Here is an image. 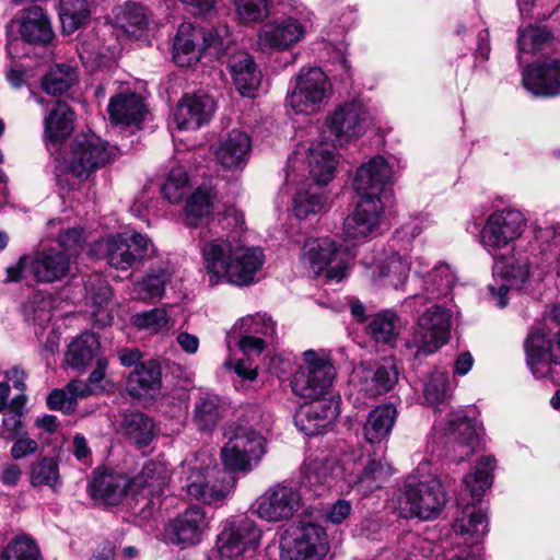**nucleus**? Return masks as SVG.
<instances>
[{"instance_id":"0e129e2a","label":"nucleus","mask_w":560,"mask_h":560,"mask_svg":"<svg viewBox=\"0 0 560 560\" xmlns=\"http://www.w3.org/2000/svg\"><path fill=\"white\" fill-rule=\"evenodd\" d=\"M188 178L184 168H173L162 186V192L171 203L179 202L187 192Z\"/></svg>"},{"instance_id":"a19ab883","label":"nucleus","mask_w":560,"mask_h":560,"mask_svg":"<svg viewBox=\"0 0 560 560\" xmlns=\"http://www.w3.org/2000/svg\"><path fill=\"white\" fill-rule=\"evenodd\" d=\"M397 417L393 405H381L373 409L364 424V438L370 443H380L390 433Z\"/></svg>"},{"instance_id":"b1692460","label":"nucleus","mask_w":560,"mask_h":560,"mask_svg":"<svg viewBox=\"0 0 560 560\" xmlns=\"http://www.w3.org/2000/svg\"><path fill=\"white\" fill-rule=\"evenodd\" d=\"M394 171L381 155L371 158L361 165L353 180V188L361 198H380L386 187L393 184Z\"/></svg>"},{"instance_id":"4d7b16f0","label":"nucleus","mask_w":560,"mask_h":560,"mask_svg":"<svg viewBox=\"0 0 560 560\" xmlns=\"http://www.w3.org/2000/svg\"><path fill=\"white\" fill-rule=\"evenodd\" d=\"M330 478V469L326 462L311 460L305 464L302 486L308 488L315 495H320L325 491Z\"/></svg>"},{"instance_id":"4c0bfd02","label":"nucleus","mask_w":560,"mask_h":560,"mask_svg":"<svg viewBox=\"0 0 560 560\" xmlns=\"http://www.w3.org/2000/svg\"><path fill=\"white\" fill-rule=\"evenodd\" d=\"M144 113L143 100L135 93L119 94L112 97L108 104L109 117L116 125H137L141 121Z\"/></svg>"},{"instance_id":"e433bc0d","label":"nucleus","mask_w":560,"mask_h":560,"mask_svg":"<svg viewBox=\"0 0 560 560\" xmlns=\"http://www.w3.org/2000/svg\"><path fill=\"white\" fill-rule=\"evenodd\" d=\"M100 350L98 337L93 332H83L68 346L66 362L72 369L85 372L94 360L102 357Z\"/></svg>"},{"instance_id":"7c9ffc66","label":"nucleus","mask_w":560,"mask_h":560,"mask_svg":"<svg viewBox=\"0 0 560 560\" xmlns=\"http://www.w3.org/2000/svg\"><path fill=\"white\" fill-rule=\"evenodd\" d=\"M250 150V137L244 131L234 129L219 141L214 158L224 168L241 170L246 165Z\"/></svg>"},{"instance_id":"052dcab7","label":"nucleus","mask_w":560,"mask_h":560,"mask_svg":"<svg viewBox=\"0 0 560 560\" xmlns=\"http://www.w3.org/2000/svg\"><path fill=\"white\" fill-rule=\"evenodd\" d=\"M116 21L127 33L133 32L131 28L144 30L148 25V14L145 9L136 2H127L116 15Z\"/></svg>"},{"instance_id":"f704fd0d","label":"nucleus","mask_w":560,"mask_h":560,"mask_svg":"<svg viewBox=\"0 0 560 560\" xmlns=\"http://www.w3.org/2000/svg\"><path fill=\"white\" fill-rule=\"evenodd\" d=\"M225 402L213 393H200L195 401L191 421L200 432H211L223 419Z\"/></svg>"},{"instance_id":"cd10ccee","label":"nucleus","mask_w":560,"mask_h":560,"mask_svg":"<svg viewBox=\"0 0 560 560\" xmlns=\"http://www.w3.org/2000/svg\"><path fill=\"white\" fill-rule=\"evenodd\" d=\"M214 110L211 96L203 93L185 95L176 106L173 119L179 130H195L207 124Z\"/></svg>"},{"instance_id":"774afa93","label":"nucleus","mask_w":560,"mask_h":560,"mask_svg":"<svg viewBox=\"0 0 560 560\" xmlns=\"http://www.w3.org/2000/svg\"><path fill=\"white\" fill-rule=\"evenodd\" d=\"M86 292L88 299L100 311L105 308L113 298L112 288L98 276L88 282Z\"/></svg>"},{"instance_id":"412c9836","label":"nucleus","mask_w":560,"mask_h":560,"mask_svg":"<svg viewBox=\"0 0 560 560\" xmlns=\"http://www.w3.org/2000/svg\"><path fill=\"white\" fill-rule=\"evenodd\" d=\"M445 435L452 458L457 463L471 456L480 443L479 427L463 410L448 413Z\"/></svg>"},{"instance_id":"20e7f679","label":"nucleus","mask_w":560,"mask_h":560,"mask_svg":"<svg viewBox=\"0 0 560 560\" xmlns=\"http://www.w3.org/2000/svg\"><path fill=\"white\" fill-rule=\"evenodd\" d=\"M82 230L72 228L60 233L57 247L38 250L32 255L30 272L37 282L50 283L72 271L81 250Z\"/></svg>"},{"instance_id":"423d86ee","label":"nucleus","mask_w":560,"mask_h":560,"mask_svg":"<svg viewBox=\"0 0 560 560\" xmlns=\"http://www.w3.org/2000/svg\"><path fill=\"white\" fill-rule=\"evenodd\" d=\"M302 361L291 380L292 392L302 398L318 400L332 385L335 368L322 351L306 350Z\"/></svg>"},{"instance_id":"0eeeda50","label":"nucleus","mask_w":560,"mask_h":560,"mask_svg":"<svg viewBox=\"0 0 560 560\" xmlns=\"http://www.w3.org/2000/svg\"><path fill=\"white\" fill-rule=\"evenodd\" d=\"M397 501L402 516L430 520L440 513L446 498L436 478L430 477L422 481L409 478Z\"/></svg>"},{"instance_id":"2f4dec72","label":"nucleus","mask_w":560,"mask_h":560,"mask_svg":"<svg viewBox=\"0 0 560 560\" xmlns=\"http://www.w3.org/2000/svg\"><path fill=\"white\" fill-rule=\"evenodd\" d=\"M410 269L409 257L395 253L384 261L368 265L365 276L373 282L399 289L404 287Z\"/></svg>"},{"instance_id":"aec40b11","label":"nucleus","mask_w":560,"mask_h":560,"mask_svg":"<svg viewBox=\"0 0 560 560\" xmlns=\"http://www.w3.org/2000/svg\"><path fill=\"white\" fill-rule=\"evenodd\" d=\"M302 498L298 489L278 483L267 489L256 501L255 512L268 522L291 518L301 508Z\"/></svg>"},{"instance_id":"f8f14e48","label":"nucleus","mask_w":560,"mask_h":560,"mask_svg":"<svg viewBox=\"0 0 560 560\" xmlns=\"http://www.w3.org/2000/svg\"><path fill=\"white\" fill-rule=\"evenodd\" d=\"M302 261L314 276L325 275L328 280L339 282L349 265L336 242L329 237L308 238L302 248Z\"/></svg>"},{"instance_id":"5fc2aeb1","label":"nucleus","mask_w":560,"mask_h":560,"mask_svg":"<svg viewBox=\"0 0 560 560\" xmlns=\"http://www.w3.org/2000/svg\"><path fill=\"white\" fill-rule=\"evenodd\" d=\"M368 332L377 343L392 345L398 336L396 316L389 312L377 314L369 324Z\"/></svg>"},{"instance_id":"4468645a","label":"nucleus","mask_w":560,"mask_h":560,"mask_svg":"<svg viewBox=\"0 0 560 560\" xmlns=\"http://www.w3.org/2000/svg\"><path fill=\"white\" fill-rule=\"evenodd\" d=\"M307 33V22L296 16H282L261 25L256 47L264 54L284 52L301 43Z\"/></svg>"},{"instance_id":"4be33fe9","label":"nucleus","mask_w":560,"mask_h":560,"mask_svg":"<svg viewBox=\"0 0 560 560\" xmlns=\"http://www.w3.org/2000/svg\"><path fill=\"white\" fill-rule=\"evenodd\" d=\"M237 232L206 241L201 247L203 268L211 285L223 282L238 246Z\"/></svg>"},{"instance_id":"dca6fc26","label":"nucleus","mask_w":560,"mask_h":560,"mask_svg":"<svg viewBox=\"0 0 560 560\" xmlns=\"http://www.w3.org/2000/svg\"><path fill=\"white\" fill-rule=\"evenodd\" d=\"M108 265L118 270H128L145 259L153 244L143 234L133 232L121 233L105 238L98 243Z\"/></svg>"},{"instance_id":"c756f323","label":"nucleus","mask_w":560,"mask_h":560,"mask_svg":"<svg viewBox=\"0 0 560 560\" xmlns=\"http://www.w3.org/2000/svg\"><path fill=\"white\" fill-rule=\"evenodd\" d=\"M327 552V535L313 523L304 524L287 550L289 560H320Z\"/></svg>"},{"instance_id":"bb28decb","label":"nucleus","mask_w":560,"mask_h":560,"mask_svg":"<svg viewBox=\"0 0 560 560\" xmlns=\"http://www.w3.org/2000/svg\"><path fill=\"white\" fill-rule=\"evenodd\" d=\"M170 480V469L163 462H150L130 480V491L137 501L145 500L142 510L153 504Z\"/></svg>"},{"instance_id":"473e14b6","label":"nucleus","mask_w":560,"mask_h":560,"mask_svg":"<svg viewBox=\"0 0 560 560\" xmlns=\"http://www.w3.org/2000/svg\"><path fill=\"white\" fill-rule=\"evenodd\" d=\"M130 490V480L120 474L94 472L90 482L91 497L105 505H117Z\"/></svg>"},{"instance_id":"9b49d317","label":"nucleus","mask_w":560,"mask_h":560,"mask_svg":"<svg viewBox=\"0 0 560 560\" xmlns=\"http://www.w3.org/2000/svg\"><path fill=\"white\" fill-rule=\"evenodd\" d=\"M229 34L226 26L215 30V34L197 27L189 22H184L178 26L173 43V59L179 67H190L200 60L201 52L214 45H224L229 40L225 37Z\"/></svg>"},{"instance_id":"c03bdc74","label":"nucleus","mask_w":560,"mask_h":560,"mask_svg":"<svg viewBox=\"0 0 560 560\" xmlns=\"http://www.w3.org/2000/svg\"><path fill=\"white\" fill-rule=\"evenodd\" d=\"M74 113L68 104L58 102L45 118V135L50 142L63 140L73 131Z\"/></svg>"},{"instance_id":"a18cd8bd","label":"nucleus","mask_w":560,"mask_h":560,"mask_svg":"<svg viewBox=\"0 0 560 560\" xmlns=\"http://www.w3.org/2000/svg\"><path fill=\"white\" fill-rule=\"evenodd\" d=\"M161 388V370L152 361L143 363L129 375L128 390L135 397H142Z\"/></svg>"},{"instance_id":"09e8293b","label":"nucleus","mask_w":560,"mask_h":560,"mask_svg":"<svg viewBox=\"0 0 560 560\" xmlns=\"http://www.w3.org/2000/svg\"><path fill=\"white\" fill-rule=\"evenodd\" d=\"M91 11L86 0H60L59 19L63 33L72 34L90 18Z\"/></svg>"},{"instance_id":"6e6552de","label":"nucleus","mask_w":560,"mask_h":560,"mask_svg":"<svg viewBox=\"0 0 560 560\" xmlns=\"http://www.w3.org/2000/svg\"><path fill=\"white\" fill-rule=\"evenodd\" d=\"M390 475L389 466L383 458L371 454H351L343 458L341 478L346 486L362 497L381 488Z\"/></svg>"},{"instance_id":"13d9d810","label":"nucleus","mask_w":560,"mask_h":560,"mask_svg":"<svg viewBox=\"0 0 560 560\" xmlns=\"http://www.w3.org/2000/svg\"><path fill=\"white\" fill-rule=\"evenodd\" d=\"M131 322L138 329L156 334L168 329L170 317L165 308L155 307L135 314Z\"/></svg>"},{"instance_id":"2eb2a0df","label":"nucleus","mask_w":560,"mask_h":560,"mask_svg":"<svg viewBox=\"0 0 560 560\" xmlns=\"http://www.w3.org/2000/svg\"><path fill=\"white\" fill-rule=\"evenodd\" d=\"M261 532L253 520L245 515L233 516L224 522L218 536L217 548L222 560H238L245 552L254 551Z\"/></svg>"},{"instance_id":"c9c22d12","label":"nucleus","mask_w":560,"mask_h":560,"mask_svg":"<svg viewBox=\"0 0 560 560\" xmlns=\"http://www.w3.org/2000/svg\"><path fill=\"white\" fill-rule=\"evenodd\" d=\"M230 70L240 94L253 97L261 82V72L257 69L253 56L245 51L235 54L230 60Z\"/></svg>"},{"instance_id":"f257e3e1","label":"nucleus","mask_w":560,"mask_h":560,"mask_svg":"<svg viewBox=\"0 0 560 560\" xmlns=\"http://www.w3.org/2000/svg\"><path fill=\"white\" fill-rule=\"evenodd\" d=\"M262 412L258 407H244L237 421L228 427V442L221 450L224 468L231 472H249L265 454V438L261 435Z\"/></svg>"},{"instance_id":"bf43d9fd","label":"nucleus","mask_w":560,"mask_h":560,"mask_svg":"<svg viewBox=\"0 0 560 560\" xmlns=\"http://www.w3.org/2000/svg\"><path fill=\"white\" fill-rule=\"evenodd\" d=\"M39 550L31 538L19 536L10 541L0 555V560H38Z\"/></svg>"},{"instance_id":"ea45409f","label":"nucleus","mask_w":560,"mask_h":560,"mask_svg":"<svg viewBox=\"0 0 560 560\" xmlns=\"http://www.w3.org/2000/svg\"><path fill=\"white\" fill-rule=\"evenodd\" d=\"M20 33L25 42L32 44H46L54 36L48 16L37 5L25 11Z\"/></svg>"},{"instance_id":"393cba45","label":"nucleus","mask_w":560,"mask_h":560,"mask_svg":"<svg viewBox=\"0 0 560 560\" xmlns=\"http://www.w3.org/2000/svg\"><path fill=\"white\" fill-rule=\"evenodd\" d=\"M209 526L206 512L197 505H191L165 526V536L173 544L196 545Z\"/></svg>"},{"instance_id":"37998d69","label":"nucleus","mask_w":560,"mask_h":560,"mask_svg":"<svg viewBox=\"0 0 560 560\" xmlns=\"http://www.w3.org/2000/svg\"><path fill=\"white\" fill-rule=\"evenodd\" d=\"M457 281L455 271L450 265L441 262L422 278V295L427 300L447 295Z\"/></svg>"},{"instance_id":"f3484780","label":"nucleus","mask_w":560,"mask_h":560,"mask_svg":"<svg viewBox=\"0 0 560 560\" xmlns=\"http://www.w3.org/2000/svg\"><path fill=\"white\" fill-rule=\"evenodd\" d=\"M529 273L527 257H498L493 265V281L488 285L489 295L495 305L501 308L506 306L509 292L521 288Z\"/></svg>"},{"instance_id":"f03ea898","label":"nucleus","mask_w":560,"mask_h":560,"mask_svg":"<svg viewBox=\"0 0 560 560\" xmlns=\"http://www.w3.org/2000/svg\"><path fill=\"white\" fill-rule=\"evenodd\" d=\"M114 158V150L96 135H78L71 143L70 151L59 161L58 183L74 189Z\"/></svg>"},{"instance_id":"3c124183","label":"nucleus","mask_w":560,"mask_h":560,"mask_svg":"<svg viewBox=\"0 0 560 560\" xmlns=\"http://www.w3.org/2000/svg\"><path fill=\"white\" fill-rule=\"evenodd\" d=\"M30 481L33 487H48L56 491L61 487L59 464L52 457H44L32 465Z\"/></svg>"},{"instance_id":"de8ad7c7","label":"nucleus","mask_w":560,"mask_h":560,"mask_svg":"<svg viewBox=\"0 0 560 560\" xmlns=\"http://www.w3.org/2000/svg\"><path fill=\"white\" fill-rule=\"evenodd\" d=\"M78 82V70L67 63H59L50 68L42 80L43 90L49 95H60Z\"/></svg>"},{"instance_id":"a211bd4d","label":"nucleus","mask_w":560,"mask_h":560,"mask_svg":"<svg viewBox=\"0 0 560 560\" xmlns=\"http://www.w3.org/2000/svg\"><path fill=\"white\" fill-rule=\"evenodd\" d=\"M450 328V312L434 305L419 317L412 335V343L418 352L431 354L448 341Z\"/></svg>"},{"instance_id":"864d4df0","label":"nucleus","mask_w":560,"mask_h":560,"mask_svg":"<svg viewBox=\"0 0 560 560\" xmlns=\"http://www.w3.org/2000/svg\"><path fill=\"white\" fill-rule=\"evenodd\" d=\"M237 21L243 25L264 22L269 15L270 0H232Z\"/></svg>"},{"instance_id":"1a4fd4ad","label":"nucleus","mask_w":560,"mask_h":560,"mask_svg":"<svg viewBox=\"0 0 560 560\" xmlns=\"http://www.w3.org/2000/svg\"><path fill=\"white\" fill-rule=\"evenodd\" d=\"M398 382V371L395 359L384 358L376 362H362L354 366L350 385L360 398H376L392 390Z\"/></svg>"},{"instance_id":"338daca9","label":"nucleus","mask_w":560,"mask_h":560,"mask_svg":"<svg viewBox=\"0 0 560 560\" xmlns=\"http://www.w3.org/2000/svg\"><path fill=\"white\" fill-rule=\"evenodd\" d=\"M211 196L203 189L196 190L188 199L185 213L189 225H195L196 221L210 213Z\"/></svg>"},{"instance_id":"ddd939ff","label":"nucleus","mask_w":560,"mask_h":560,"mask_svg":"<svg viewBox=\"0 0 560 560\" xmlns=\"http://www.w3.org/2000/svg\"><path fill=\"white\" fill-rule=\"evenodd\" d=\"M526 218L516 209H502L488 217L480 232V243L491 255L509 246L522 236Z\"/></svg>"},{"instance_id":"9d476101","label":"nucleus","mask_w":560,"mask_h":560,"mask_svg":"<svg viewBox=\"0 0 560 560\" xmlns=\"http://www.w3.org/2000/svg\"><path fill=\"white\" fill-rule=\"evenodd\" d=\"M525 350L534 374L535 366L540 363L560 364V304L545 313L541 326L528 336Z\"/></svg>"},{"instance_id":"6e6d98bb","label":"nucleus","mask_w":560,"mask_h":560,"mask_svg":"<svg viewBox=\"0 0 560 560\" xmlns=\"http://www.w3.org/2000/svg\"><path fill=\"white\" fill-rule=\"evenodd\" d=\"M552 39L551 33L545 26L527 25L518 30L520 52H535L545 48Z\"/></svg>"},{"instance_id":"7ed1b4c3","label":"nucleus","mask_w":560,"mask_h":560,"mask_svg":"<svg viewBox=\"0 0 560 560\" xmlns=\"http://www.w3.org/2000/svg\"><path fill=\"white\" fill-rule=\"evenodd\" d=\"M182 468L186 475L183 488L190 498L203 503L223 500L235 485L231 471L220 469L208 451L187 457Z\"/></svg>"},{"instance_id":"79ce46f5","label":"nucleus","mask_w":560,"mask_h":560,"mask_svg":"<svg viewBox=\"0 0 560 560\" xmlns=\"http://www.w3.org/2000/svg\"><path fill=\"white\" fill-rule=\"evenodd\" d=\"M310 174L319 185H326L334 177L337 165L334 145H317L310 149Z\"/></svg>"},{"instance_id":"a878e982","label":"nucleus","mask_w":560,"mask_h":560,"mask_svg":"<svg viewBox=\"0 0 560 560\" xmlns=\"http://www.w3.org/2000/svg\"><path fill=\"white\" fill-rule=\"evenodd\" d=\"M265 264V255L260 247L246 246L240 241L232 264L223 282L245 287L254 283Z\"/></svg>"},{"instance_id":"58836bf2","label":"nucleus","mask_w":560,"mask_h":560,"mask_svg":"<svg viewBox=\"0 0 560 560\" xmlns=\"http://www.w3.org/2000/svg\"><path fill=\"white\" fill-rule=\"evenodd\" d=\"M172 272L165 267L151 269L139 281L132 283L130 298L132 300L148 302L160 300L164 295L165 287L171 282Z\"/></svg>"},{"instance_id":"69168bd1","label":"nucleus","mask_w":560,"mask_h":560,"mask_svg":"<svg viewBox=\"0 0 560 560\" xmlns=\"http://www.w3.org/2000/svg\"><path fill=\"white\" fill-rule=\"evenodd\" d=\"M450 393L448 373L444 371H434L424 387V397L431 405L442 402Z\"/></svg>"},{"instance_id":"8fccbe9b","label":"nucleus","mask_w":560,"mask_h":560,"mask_svg":"<svg viewBox=\"0 0 560 560\" xmlns=\"http://www.w3.org/2000/svg\"><path fill=\"white\" fill-rule=\"evenodd\" d=\"M495 467V459L492 456H485L479 459L472 471L464 476V483L475 497L483 494L492 485V470Z\"/></svg>"},{"instance_id":"e2e57ef3","label":"nucleus","mask_w":560,"mask_h":560,"mask_svg":"<svg viewBox=\"0 0 560 560\" xmlns=\"http://www.w3.org/2000/svg\"><path fill=\"white\" fill-rule=\"evenodd\" d=\"M235 328L245 334L260 335L271 339L276 335V324L267 314L245 316L237 322Z\"/></svg>"},{"instance_id":"6ab92c4d","label":"nucleus","mask_w":560,"mask_h":560,"mask_svg":"<svg viewBox=\"0 0 560 560\" xmlns=\"http://www.w3.org/2000/svg\"><path fill=\"white\" fill-rule=\"evenodd\" d=\"M384 205L380 198H361L354 210L343 221V235L354 244L368 241L380 233Z\"/></svg>"},{"instance_id":"c85d7f7f","label":"nucleus","mask_w":560,"mask_h":560,"mask_svg":"<svg viewBox=\"0 0 560 560\" xmlns=\"http://www.w3.org/2000/svg\"><path fill=\"white\" fill-rule=\"evenodd\" d=\"M524 88L536 96L560 94V58H549L526 68L523 72Z\"/></svg>"},{"instance_id":"72a5a7b5","label":"nucleus","mask_w":560,"mask_h":560,"mask_svg":"<svg viewBox=\"0 0 560 560\" xmlns=\"http://www.w3.org/2000/svg\"><path fill=\"white\" fill-rule=\"evenodd\" d=\"M338 410L336 406L327 402H316L302 406L294 417L296 428L306 435L313 436L324 433L336 420Z\"/></svg>"},{"instance_id":"680f3d73","label":"nucleus","mask_w":560,"mask_h":560,"mask_svg":"<svg viewBox=\"0 0 560 560\" xmlns=\"http://www.w3.org/2000/svg\"><path fill=\"white\" fill-rule=\"evenodd\" d=\"M326 209V199L318 192L298 191L293 200V212L298 219H307Z\"/></svg>"},{"instance_id":"49530a36","label":"nucleus","mask_w":560,"mask_h":560,"mask_svg":"<svg viewBox=\"0 0 560 560\" xmlns=\"http://www.w3.org/2000/svg\"><path fill=\"white\" fill-rule=\"evenodd\" d=\"M453 528L455 534L468 536L477 541L488 532L487 515L481 508L468 505L462 511V516L456 520Z\"/></svg>"},{"instance_id":"5701e85b","label":"nucleus","mask_w":560,"mask_h":560,"mask_svg":"<svg viewBox=\"0 0 560 560\" xmlns=\"http://www.w3.org/2000/svg\"><path fill=\"white\" fill-rule=\"evenodd\" d=\"M366 116V109L361 102H347L337 106L326 117V126L334 136V141L341 144L363 132Z\"/></svg>"},{"instance_id":"603ef678","label":"nucleus","mask_w":560,"mask_h":560,"mask_svg":"<svg viewBox=\"0 0 560 560\" xmlns=\"http://www.w3.org/2000/svg\"><path fill=\"white\" fill-rule=\"evenodd\" d=\"M125 434L138 445H148L153 438L152 420L141 412H130L124 417Z\"/></svg>"},{"instance_id":"39448f33","label":"nucleus","mask_w":560,"mask_h":560,"mask_svg":"<svg viewBox=\"0 0 560 560\" xmlns=\"http://www.w3.org/2000/svg\"><path fill=\"white\" fill-rule=\"evenodd\" d=\"M330 95L331 83L320 68H302L292 81L285 105L295 114L311 115L318 112Z\"/></svg>"}]
</instances>
